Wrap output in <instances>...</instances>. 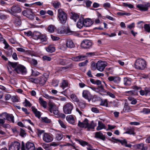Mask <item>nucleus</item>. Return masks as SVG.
Returning a JSON list of instances; mask_svg holds the SVG:
<instances>
[{
  "label": "nucleus",
  "mask_w": 150,
  "mask_h": 150,
  "mask_svg": "<svg viewBox=\"0 0 150 150\" xmlns=\"http://www.w3.org/2000/svg\"><path fill=\"white\" fill-rule=\"evenodd\" d=\"M78 125L81 128H87V130L89 131L90 129H94L96 125V124L93 121H92L91 123H89L88 120L85 118L82 122L79 121Z\"/></svg>",
  "instance_id": "f257e3e1"
},
{
  "label": "nucleus",
  "mask_w": 150,
  "mask_h": 150,
  "mask_svg": "<svg viewBox=\"0 0 150 150\" xmlns=\"http://www.w3.org/2000/svg\"><path fill=\"white\" fill-rule=\"evenodd\" d=\"M58 17L60 23L62 24H65L67 19L66 13L61 9H58Z\"/></svg>",
  "instance_id": "f03ea898"
},
{
  "label": "nucleus",
  "mask_w": 150,
  "mask_h": 150,
  "mask_svg": "<svg viewBox=\"0 0 150 150\" xmlns=\"http://www.w3.org/2000/svg\"><path fill=\"white\" fill-rule=\"evenodd\" d=\"M146 62L144 59H139L136 61L135 67L137 69H143L146 67Z\"/></svg>",
  "instance_id": "7ed1b4c3"
},
{
  "label": "nucleus",
  "mask_w": 150,
  "mask_h": 150,
  "mask_svg": "<svg viewBox=\"0 0 150 150\" xmlns=\"http://www.w3.org/2000/svg\"><path fill=\"white\" fill-rule=\"evenodd\" d=\"M73 105L70 103L66 104L63 107L64 112L65 114H70L73 108Z\"/></svg>",
  "instance_id": "20e7f679"
},
{
  "label": "nucleus",
  "mask_w": 150,
  "mask_h": 150,
  "mask_svg": "<svg viewBox=\"0 0 150 150\" xmlns=\"http://www.w3.org/2000/svg\"><path fill=\"white\" fill-rule=\"evenodd\" d=\"M21 11V8L18 5H13L12 6L11 9H9L7 10L8 12L12 15L20 13Z\"/></svg>",
  "instance_id": "39448f33"
},
{
  "label": "nucleus",
  "mask_w": 150,
  "mask_h": 150,
  "mask_svg": "<svg viewBox=\"0 0 150 150\" xmlns=\"http://www.w3.org/2000/svg\"><path fill=\"white\" fill-rule=\"evenodd\" d=\"M21 150H35V147L34 144L28 142L26 143L25 148L23 142H22Z\"/></svg>",
  "instance_id": "423d86ee"
},
{
  "label": "nucleus",
  "mask_w": 150,
  "mask_h": 150,
  "mask_svg": "<svg viewBox=\"0 0 150 150\" xmlns=\"http://www.w3.org/2000/svg\"><path fill=\"white\" fill-rule=\"evenodd\" d=\"M22 14L24 16L31 20H33L35 17V14L33 13L31 9L23 11Z\"/></svg>",
  "instance_id": "0eeeda50"
},
{
  "label": "nucleus",
  "mask_w": 150,
  "mask_h": 150,
  "mask_svg": "<svg viewBox=\"0 0 150 150\" xmlns=\"http://www.w3.org/2000/svg\"><path fill=\"white\" fill-rule=\"evenodd\" d=\"M107 65V63L106 62L99 61L96 64V68L98 71H103Z\"/></svg>",
  "instance_id": "6e6552de"
},
{
  "label": "nucleus",
  "mask_w": 150,
  "mask_h": 150,
  "mask_svg": "<svg viewBox=\"0 0 150 150\" xmlns=\"http://www.w3.org/2000/svg\"><path fill=\"white\" fill-rule=\"evenodd\" d=\"M20 143L17 142H14L11 143L9 146V150H19L20 148Z\"/></svg>",
  "instance_id": "1a4fd4ad"
},
{
  "label": "nucleus",
  "mask_w": 150,
  "mask_h": 150,
  "mask_svg": "<svg viewBox=\"0 0 150 150\" xmlns=\"http://www.w3.org/2000/svg\"><path fill=\"white\" fill-rule=\"evenodd\" d=\"M49 110L51 113H53L55 115H57L58 113V111L55 105L52 103H50L49 104Z\"/></svg>",
  "instance_id": "9d476101"
},
{
  "label": "nucleus",
  "mask_w": 150,
  "mask_h": 150,
  "mask_svg": "<svg viewBox=\"0 0 150 150\" xmlns=\"http://www.w3.org/2000/svg\"><path fill=\"white\" fill-rule=\"evenodd\" d=\"M92 45V42L90 40H85L81 42V46L82 47L84 48H90Z\"/></svg>",
  "instance_id": "9b49d317"
},
{
  "label": "nucleus",
  "mask_w": 150,
  "mask_h": 150,
  "mask_svg": "<svg viewBox=\"0 0 150 150\" xmlns=\"http://www.w3.org/2000/svg\"><path fill=\"white\" fill-rule=\"evenodd\" d=\"M14 70L18 74H25L27 71L25 68L22 65H19L15 68Z\"/></svg>",
  "instance_id": "f8f14e48"
},
{
  "label": "nucleus",
  "mask_w": 150,
  "mask_h": 150,
  "mask_svg": "<svg viewBox=\"0 0 150 150\" xmlns=\"http://www.w3.org/2000/svg\"><path fill=\"white\" fill-rule=\"evenodd\" d=\"M42 139L46 142H50L53 140V137L47 133H44L42 135Z\"/></svg>",
  "instance_id": "ddd939ff"
},
{
  "label": "nucleus",
  "mask_w": 150,
  "mask_h": 150,
  "mask_svg": "<svg viewBox=\"0 0 150 150\" xmlns=\"http://www.w3.org/2000/svg\"><path fill=\"white\" fill-rule=\"evenodd\" d=\"M82 96L89 102L92 98V95L89 91L87 90H83L82 93Z\"/></svg>",
  "instance_id": "4468645a"
},
{
  "label": "nucleus",
  "mask_w": 150,
  "mask_h": 150,
  "mask_svg": "<svg viewBox=\"0 0 150 150\" xmlns=\"http://www.w3.org/2000/svg\"><path fill=\"white\" fill-rule=\"evenodd\" d=\"M108 79L110 81H113L116 84L118 83L120 81V78L118 76H110L108 78Z\"/></svg>",
  "instance_id": "2eb2a0df"
},
{
  "label": "nucleus",
  "mask_w": 150,
  "mask_h": 150,
  "mask_svg": "<svg viewBox=\"0 0 150 150\" xmlns=\"http://www.w3.org/2000/svg\"><path fill=\"white\" fill-rule=\"evenodd\" d=\"M140 11H146L148 10V6L146 4H139L136 6Z\"/></svg>",
  "instance_id": "dca6fc26"
},
{
  "label": "nucleus",
  "mask_w": 150,
  "mask_h": 150,
  "mask_svg": "<svg viewBox=\"0 0 150 150\" xmlns=\"http://www.w3.org/2000/svg\"><path fill=\"white\" fill-rule=\"evenodd\" d=\"M95 137L99 138L103 141H104L105 139V136L103 134V133L101 132H96Z\"/></svg>",
  "instance_id": "f3484780"
},
{
  "label": "nucleus",
  "mask_w": 150,
  "mask_h": 150,
  "mask_svg": "<svg viewBox=\"0 0 150 150\" xmlns=\"http://www.w3.org/2000/svg\"><path fill=\"white\" fill-rule=\"evenodd\" d=\"M38 83H40L42 85H44L47 80V78L43 76L38 77Z\"/></svg>",
  "instance_id": "a211bd4d"
},
{
  "label": "nucleus",
  "mask_w": 150,
  "mask_h": 150,
  "mask_svg": "<svg viewBox=\"0 0 150 150\" xmlns=\"http://www.w3.org/2000/svg\"><path fill=\"white\" fill-rule=\"evenodd\" d=\"M84 26L86 27H89L93 24V22L89 18H86L84 20Z\"/></svg>",
  "instance_id": "6ab92c4d"
},
{
  "label": "nucleus",
  "mask_w": 150,
  "mask_h": 150,
  "mask_svg": "<svg viewBox=\"0 0 150 150\" xmlns=\"http://www.w3.org/2000/svg\"><path fill=\"white\" fill-rule=\"evenodd\" d=\"M124 84L126 86H129L131 85L132 79L131 78L125 77L123 80Z\"/></svg>",
  "instance_id": "aec40b11"
},
{
  "label": "nucleus",
  "mask_w": 150,
  "mask_h": 150,
  "mask_svg": "<svg viewBox=\"0 0 150 150\" xmlns=\"http://www.w3.org/2000/svg\"><path fill=\"white\" fill-rule=\"evenodd\" d=\"M66 45L67 47L69 48H73L75 46L72 41L70 39H67L66 43Z\"/></svg>",
  "instance_id": "412c9836"
},
{
  "label": "nucleus",
  "mask_w": 150,
  "mask_h": 150,
  "mask_svg": "<svg viewBox=\"0 0 150 150\" xmlns=\"http://www.w3.org/2000/svg\"><path fill=\"white\" fill-rule=\"evenodd\" d=\"M21 17L19 16H16L15 18L14 21V23L16 25H20L21 23Z\"/></svg>",
  "instance_id": "4be33fe9"
},
{
  "label": "nucleus",
  "mask_w": 150,
  "mask_h": 150,
  "mask_svg": "<svg viewBox=\"0 0 150 150\" xmlns=\"http://www.w3.org/2000/svg\"><path fill=\"white\" fill-rule=\"evenodd\" d=\"M84 19L83 18H82L79 19L77 23V27L80 29L83 26H84Z\"/></svg>",
  "instance_id": "5701e85b"
},
{
  "label": "nucleus",
  "mask_w": 150,
  "mask_h": 150,
  "mask_svg": "<svg viewBox=\"0 0 150 150\" xmlns=\"http://www.w3.org/2000/svg\"><path fill=\"white\" fill-rule=\"evenodd\" d=\"M103 129H106L105 126L100 121H98V126L96 128V130H99Z\"/></svg>",
  "instance_id": "b1692460"
},
{
  "label": "nucleus",
  "mask_w": 150,
  "mask_h": 150,
  "mask_svg": "<svg viewBox=\"0 0 150 150\" xmlns=\"http://www.w3.org/2000/svg\"><path fill=\"white\" fill-rule=\"evenodd\" d=\"M14 117L12 114H9L7 113L6 119L11 122L14 123Z\"/></svg>",
  "instance_id": "393cba45"
},
{
  "label": "nucleus",
  "mask_w": 150,
  "mask_h": 150,
  "mask_svg": "<svg viewBox=\"0 0 150 150\" xmlns=\"http://www.w3.org/2000/svg\"><path fill=\"white\" fill-rule=\"evenodd\" d=\"M68 86L69 83L68 81L65 80H63L60 85L61 87L63 89H64L65 88L68 87Z\"/></svg>",
  "instance_id": "a878e982"
},
{
  "label": "nucleus",
  "mask_w": 150,
  "mask_h": 150,
  "mask_svg": "<svg viewBox=\"0 0 150 150\" xmlns=\"http://www.w3.org/2000/svg\"><path fill=\"white\" fill-rule=\"evenodd\" d=\"M66 120L70 123L73 124L74 123V117L71 115H68L66 117Z\"/></svg>",
  "instance_id": "bb28decb"
},
{
  "label": "nucleus",
  "mask_w": 150,
  "mask_h": 150,
  "mask_svg": "<svg viewBox=\"0 0 150 150\" xmlns=\"http://www.w3.org/2000/svg\"><path fill=\"white\" fill-rule=\"evenodd\" d=\"M85 57V56H79L72 57L71 59L75 61H79L83 60Z\"/></svg>",
  "instance_id": "cd10ccee"
},
{
  "label": "nucleus",
  "mask_w": 150,
  "mask_h": 150,
  "mask_svg": "<svg viewBox=\"0 0 150 150\" xmlns=\"http://www.w3.org/2000/svg\"><path fill=\"white\" fill-rule=\"evenodd\" d=\"M39 102L40 105L43 107L46 108L47 105V102L44 101L41 97H40L39 99Z\"/></svg>",
  "instance_id": "c85d7f7f"
},
{
  "label": "nucleus",
  "mask_w": 150,
  "mask_h": 150,
  "mask_svg": "<svg viewBox=\"0 0 150 150\" xmlns=\"http://www.w3.org/2000/svg\"><path fill=\"white\" fill-rule=\"evenodd\" d=\"M31 109H32L33 111L35 114V116L38 117H40V112L38 111L37 109L35 108L34 107H32Z\"/></svg>",
  "instance_id": "c756f323"
},
{
  "label": "nucleus",
  "mask_w": 150,
  "mask_h": 150,
  "mask_svg": "<svg viewBox=\"0 0 150 150\" xmlns=\"http://www.w3.org/2000/svg\"><path fill=\"white\" fill-rule=\"evenodd\" d=\"M39 38V39L40 40L41 42L46 41L47 39L45 35L41 34H40Z\"/></svg>",
  "instance_id": "7c9ffc66"
},
{
  "label": "nucleus",
  "mask_w": 150,
  "mask_h": 150,
  "mask_svg": "<svg viewBox=\"0 0 150 150\" xmlns=\"http://www.w3.org/2000/svg\"><path fill=\"white\" fill-rule=\"evenodd\" d=\"M90 81L91 83L94 84H96L97 85H100L101 84V81L98 79L95 80L93 79H90Z\"/></svg>",
  "instance_id": "2f4dec72"
},
{
  "label": "nucleus",
  "mask_w": 150,
  "mask_h": 150,
  "mask_svg": "<svg viewBox=\"0 0 150 150\" xmlns=\"http://www.w3.org/2000/svg\"><path fill=\"white\" fill-rule=\"evenodd\" d=\"M55 28L54 26L53 25H50L47 27V31L48 32L51 33H53Z\"/></svg>",
  "instance_id": "473e14b6"
},
{
  "label": "nucleus",
  "mask_w": 150,
  "mask_h": 150,
  "mask_svg": "<svg viewBox=\"0 0 150 150\" xmlns=\"http://www.w3.org/2000/svg\"><path fill=\"white\" fill-rule=\"evenodd\" d=\"M46 50L48 52L52 53L55 51V49L54 47L50 45L46 48Z\"/></svg>",
  "instance_id": "72a5a7b5"
},
{
  "label": "nucleus",
  "mask_w": 150,
  "mask_h": 150,
  "mask_svg": "<svg viewBox=\"0 0 150 150\" xmlns=\"http://www.w3.org/2000/svg\"><path fill=\"white\" fill-rule=\"evenodd\" d=\"M71 16L72 18L75 21H76V20L79 18V15L75 13H72Z\"/></svg>",
  "instance_id": "f704fd0d"
},
{
  "label": "nucleus",
  "mask_w": 150,
  "mask_h": 150,
  "mask_svg": "<svg viewBox=\"0 0 150 150\" xmlns=\"http://www.w3.org/2000/svg\"><path fill=\"white\" fill-rule=\"evenodd\" d=\"M70 98L74 101L76 102L79 101V99L77 97L76 95L74 94H72L71 95Z\"/></svg>",
  "instance_id": "c9c22d12"
},
{
  "label": "nucleus",
  "mask_w": 150,
  "mask_h": 150,
  "mask_svg": "<svg viewBox=\"0 0 150 150\" xmlns=\"http://www.w3.org/2000/svg\"><path fill=\"white\" fill-rule=\"evenodd\" d=\"M63 135L61 133H57L56 134V138L58 141L61 140L63 138Z\"/></svg>",
  "instance_id": "e433bc0d"
},
{
  "label": "nucleus",
  "mask_w": 150,
  "mask_h": 150,
  "mask_svg": "<svg viewBox=\"0 0 150 150\" xmlns=\"http://www.w3.org/2000/svg\"><path fill=\"white\" fill-rule=\"evenodd\" d=\"M28 60L29 63L33 65H36L37 64L38 62L35 59H29Z\"/></svg>",
  "instance_id": "4c0bfd02"
},
{
  "label": "nucleus",
  "mask_w": 150,
  "mask_h": 150,
  "mask_svg": "<svg viewBox=\"0 0 150 150\" xmlns=\"http://www.w3.org/2000/svg\"><path fill=\"white\" fill-rule=\"evenodd\" d=\"M124 111L125 112H129L132 111V109L129 106L126 105H125Z\"/></svg>",
  "instance_id": "58836bf2"
},
{
  "label": "nucleus",
  "mask_w": 150,
  "mask_h": 150,
  "mask_svg": "<svg viewBox=\"0 0 150 150\" xmlns=\"http://www.w3.org/2000/svg\"><path fill=\"white\" fill-rule=\"evenodd\" d=\"M125 133L130 134H135L134 129L132 128L127 129V131H126Z\"/></svg>",
  "instance_id": "ea45409f"
},
{
  "label": "nucleus",
  "mask_w": 150,
  "mask_h": 150,
  "mask_svg": "<svg viewBox=\"0 0 150 150\" xmlns=\"http://www.w3.org/2000/svg\"><path fill=\"white\" fill-rule=\"evenodd\" d=\"M141 113H143L144 114H147L150 113V109L149 108H144L140 111Z\"/></svg>",
  "instance_id": "a19ab883"
},
{
  "label": "nucleus",
  "mask_w": 150,
  "mask_h": 150,
  "mask_svg": "<svg viewBox=\"0 0 150 150\" xmlns=\"http://www.w3.org/2000/svg\"><path fill=\"white\" fill-rule=\"evenodd\" d=\"M76 141L78 142L81 145L83 146H84L86 145H88V143L86 142L82 141L81 140L79 139H76Z\"/></svg>",
  "instance_id": "79ce46f5"
},
{
  "label": "nucleus",
  "mask_w": 150,
  "mask_h": 150,
  "mask_svg": "<svg viewBox=\"0 0 150 150\" xmlns=\"http://www.w3.org/2000/svg\"><path fill=\"white\" fill-rule=\"evenodd\" d=\"M74 31L71 30L69 28H67V29H65V33L67 35L72 34L74 33Z\"/></svg>",
  "instance_id": "37998d69"
},
{
  "label": "nucleus",
  "mask_w": 150,
  "mask_h": 150,
  "mask_svg": "<svg viewBox=\"0 0 150 150\" xmlns=\"http://www.w3.org/2000/svg\"><path fill=\"white\" fill-rule=\"evenodd\" d=\"M112 138L113 139L117 142H120L122 145H125V144L127 143V142L126 140L125 139L124 140H120L119 139H115L113 137H112Z\"/></svg>",
  "instance_id": "c03bdc74"
},
{
  "label": "nucleus",
  "mask_w": 150,
  "mask_h": 150,
  "mask_svg": "<svg viewBox=\"0 0 150 150\" xmlns=\"http://www.w3.org/2000/svg\"><path fill=\"white\" fill-rule=\"evenodd\" d=\"M7 115V113L6 112H4L0 114V118L6 119Z\"/></svg>",
  "instance_id": "a18cd8bd"
},
{
  "label": "nucleus",
  "mask_w": 150,
  "mask_h": 150,
  "mask_svg": "<svg viewBox=\"0 0 150 150\" xmlns=\"http://www.w3.org/2000/svg\"><path fill=\"white\" fill-rule=\"evenodd\" d=\"M8 63L10 66L13 68H15L18 65V63L17 62H13L8 61Z\"/></svg>",
  "instance_id": "49530a36"
},
{
  "label": "nucleus",
  "mask_w": 150,
  "mask_h": 150,
  "mask_svg": "<svg viewBox=\"0 0 150 150\" xmlns=\"http://www.w3.org/2000/svg\"><path fill=\"white\" fill-rule=\"evenodd\" d=\"M58 121L59 124L64 129L66 128V125L63 121L60 120H59Z\"/></svg>",
  "instance_id": "de8ad7c7"
},
{
  "label": "nucleus",
  "mask_w": 150,
  "mask_h": 150,
  "mask_svg": "<svg viewBox=\"0 0 150 150\" xmlns=\"http://www.w3.org/2000/svg\"><path fill=\"white\" fill-rule=\"evenodd\" d=\"M42 119L43 121L46 123H49L51 122V120L47 117H42Z\"/></svg>",
  "instance_id": "09e8293b"
},
{
  "label": "nucleus",
  "mask_w": 150,
  "mask_h": 150,
  "mask_svg": "<svg viewBox=\"0 0 150 150\" xmlns=\"http://www.w3.org/2000/svg\"><path fill=\"white\" fill-rule=\"evenodd\" d=\"M42 59L44 61H50L51 60V58L50 57L47 56H44L42 57Z\"/></svg>",
  "instance_id": "8fccbe9b"
},
{
  "label": "nucleus",
  "mask_w": 150,
  "mask_h": 150,
  "mask_svg": "<svg viewBox=\"0 0 150 150\" xmlns=\"http://www.w3.org/2000/svg\"><path fill=\"white\" fill-rule=\"evenodd\" d=\"M117 14L118 15L120 16L125 15L127 16H129L130 15V13H123L121 12H118L117 13Z\"/></svg>",
  "instance_id": "3c124183"
},
{
  "label": "nucleus",
  "mask_w": 150,
  "mask_h": 150,
  "mask_svg": "<svg viewBox=\"0 0 150 150\" xmlns=\"http://www.w3.org/2000/svg\"><path fill=\"white\" fill-rule=\"evenodd\" d=\"M144 28L145 31L148 32H150V27L149 25L147 24H145L144 25Z\"/></svg>",
  "instance_id": "603ef678"
},
{
  "label": "nucleus",
  "mask_w": 150,
  "mask_h": 150,
  "mask_svg": "<svg viewBox=\"0 0 150 150\" xmlns=\"http://www.w3.org/2000/svg\"><path fill=\"white\" fill-rule=\"evenodd\" d=\"M76 111L81 116H82L83 114V110L79 108H76Z\"/></svg>",
  "instance_id": "864d4df0"
},
{
  "label": "nucleus",
  "mask_w": 150,
  "mask_h": 150,
  "mask_svg": "<svg viewBox=\"0 0 150 150\" xmlns=\"http://www.w3.org/2000/svg\"><path fill=\"white\" fill-rule=\"evenodd\" d=\"M58 84L59 81L57 80H54L52 82V85L54 87L57 86Z\"/></svg>",
  "instance_id": "5fc2aeb1"
},
{
  "label": "nucleus",
  "mask_w": 150,
  "mask_h": 150,
  "mask_svg": "<svg viewBox=\"0 0 150 150\" xmlns=\"http://www.w3.org/2000/svg\"><path fill=\"white\" fill-rule=\"evenodd\" d=\"M30 81L33 83H38V78H31L30 79Z\"/></svg>",
  "instance_id": "6e6d98bb"
},
{
  "label": "nucleus",
  "mask_w": 150,
  "mask_h": 150,
  "mask_svg": "<svg viewBox=\"0 0 150 150\" xmlns=\"http://www.w3.org/2000/svg\"><path fill=\"white\" fill-rule=\"evenodd\" d=\"M144 146V144H136L134 145V147L138 149H141L143 146Z\"/></svg>",
  "instance_id": "4d7b16f0"
},
{
  "label": "nucleus",
  "mask_w": 150,
  "mask_h": 150,
  "mask_svg": "<svg viewBox=\"0 0 150 150\" xmlns=\"http://www.w3.org/2000/svg\"><path fill=\"white\" fill-rule=\"evenodd\" d=\"M145 91L146 92V96L150 95V88H145Z\"/></svg>",
  "instance_id": "13d9d810"
},
{
  "label": "nucleus",
  "mask_w": 150,
  "mask_h": 150,
  "mask_svg": "<svg viewBox=\"0 0 150 150\" xmlns=\"http://www.w3.org/2000/svg\"><path fill=\"white\" fill-rule=\"evenodd\" d=\"M79 108L83 110L85 107V103L80 102L79 104Z\"/></svg>",
  "instance_id": "bf43d9fd"
},
{
  "label": "nucleus",
  "mask_w": 150,
  "mask_h": 150,
  "mask_svg": "<svg viewBox=\"0 0 150 150\" xmlns=\"http://www.w3.org/2000/svg\"><path fill=\"white\" fill-rule=\"evenodd\" d=\"M25 106H30L31 104L30 102L28 101L26 99H25Z\"/></svg>",
  "instance_id": "052dcab7"
},
{
  "label": "nucleus",
  "mask_w": 150,
  "mask_h": 150,
  "mask_svg": "<svg viewBox=\"0 0 150 150\" xmlns=\"http://www.w3.org/2000/svg\"><path fill=\"white\" fill-rule=\"evenodd\" d=\"M26 133L24 130L23 129H21L20 134L21 136L23 137L25 135Z\"/></svg>",
  "instance_id": "680f3d73"
},
{
  "label": "nucleus",
  "mask_w": 150,
  "mask_h": 150,
  "mask_svg": "<svg viewBox=\"0 0 150 150\" xmlns=\"http://www.w3.org/2000/svg\"><path fill=\"white\" fill-rule=\"evenodd\" d=\"M53 6L55 8H59L60 4L59 2H54L53 3Z\"/></svg>",
  "instance_id": "e2e57ef3"
},
{
  "label": "nucleus",
  "mask_w": 150,
  "mask_h": 150,
  "mask_svg": "<svg viewBox=\"0 0 150 150\" xmlns=\"http://www.w3.org/2000/svg\"><path fill=\"white\" fill-rule=\"evenodd\" d=\"M40 34V33H38L36 34H34L33 36L34 38L36 40H39Z\"/></svg>",
  "instance_id": "0e129e2a"
},
{
  "label": "nucleus",
  "mask_w": 150,
  "mask_h": 150,
  "mask_svg": "<svg viewBox=\"0 0 150 150\" xmlns=\"http://www.w3.org/2000/svg\"><path fill=\"white\" fill-rule=\"evenodd\" d=\"M12 53V50L11 49H9L6 52V54L8 56H11Z\"/></svg>",
  "instance_id": "69168bd1"
},
{
  "label": "nucleus",
  "mask_w": 150,
  "mask_h": 150,
  "mask_svg": "<svg viewBox=\"0 0 150 150\" xmlns=\"http://www.w3.org/2000/svg\"><path fill=\"white\" fill-rule=\"evenodd\" d=\"M135 25H134V23H132L131 24L128 25L127 26V27L129 28V29H131L132 28H133L134 27Z\"/></svg>",
  "instance_id": "338daca9"
},
{
  "label": "nucleus",
  "mask_w": 150,
  "mask_h": 150,
  "mask_svg": "<svg viewBox=\"0 0 150 150\" xmlns=\"http://www.w3.org/2000/svg\"><path fill=\"white\" fill-rule=\"evenodd\" d=\"M91 111L95 113H98L99 112V110L96 108L93 107L91 109Z\"/></svg>",
  "instance_id": "774afa93"
}]
</instances>
